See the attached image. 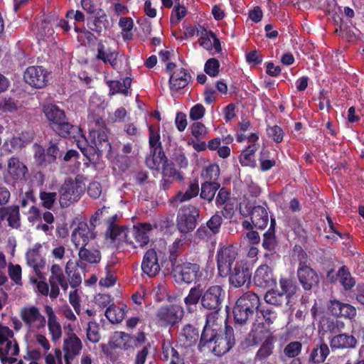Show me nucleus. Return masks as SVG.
Returning a JSON list of instances; mask_svg holds the SVG:
<instances>
[{
	"mask_svg": "<svg viewBox=\"0 0 364 364\" xmlns=\"http://www.w3.org/2000/svg\"><path fill=\"white\" fill-rule=\"evenodd\" d=\"M235 344L232 327L225 325L223 329L221 323L213 316H205V324L200 334L198 348L211 350L215 355L222 356L229 352Z\"/></svg>",
	"mask_w": 364,
	"mask_h": 364,
	"instance_id": "obj_1",
	"label": "nucleus"
},
{
	"mask_svg": "<svg viewBox=\"0 0 364 364\" xmlns=\"http://www.w3.org/2000/svg\"><path fill=\"white\" fill-rule=\"evenodd\" d=\"M50 127L58 136L63 138H71V134L75 131H80L78 127L68 122L64 110L60 109L57 105L49 104L43 107Z\"/></svg>",
	"mask_w": 364,
	"mask_h": 364,
	"instance_id": "obj_2",
	"label": "nucleus"
},
{
	"mask_svg": "<svg viewBox=\"0 0 364 364\" xmlns=\"http://www.w3.org/2000/svg\"><path fill=\"white\" fill-rule=\"evenodd\" d=\"M259 304L260 300L257 294L250 291L244 293L237 299L232 309L235 323H246L257 314Z\"/></svg>",
	"mask_w": 364,
	"mask_h": 364,
	"instance_id": "obj_3",
	"label": "nucleus"
},
{
	"mask_svg": "<svg viewBox=\"0 0 364 364\" xmlns=\"http://www.w3.org/2000/svg\"><path fill=\"white\" fill-rule=\"evenodd\" d=\"M226 296L225 290L220 285L214 284L206 289L201 287V308L207 311L206 316L217 315L221 311Z\"/></svg>",
	"mask_w": 364,
	"mask_h": 364,
	"instance_id": "obj_4",
	"label": "nucleus"
},
{
	"mask_svg": "<svg viewBox=\"0 0 364 364\" xmlns=\"http://www.w3.org/2000/svg\"><path fill=\"white\" fill-rule=\"evenodd\" d=\"M85 190V183L77 178H68L59 189L60 203L62 207H68L77 202Z\"/></svg>",
	"mask_w": 364,
	"mask_h": 364,
	"instance_id": "obj_5",
	"label": "nucleus"
},
{
	"mask_svg": "<svg viewBox=\"0 0 364 364\" xmlns=\"http://www.w3.org/2000/svg\"><path fill=\"white\" fill-rule=\"evenodd\" d=\"M184 316V310L177 304H166L161 306L155 316L156 323L161 327L172 328L178 324Z\"/></svg>",
	"mask_w": 364,
	"mask_h": 364,
	"instance_id": "obj_6",
	"label": "nucleus"
},
{
	"mask_svg": "<svg viewBox=\"0 0 364 364\" xmlns=\"http://www.w3.org/2000/svg\"><path fill=\"white\" fill-rule=\"evenodd\" d=\"M299 256V263L296 271L297 277L303 289L309 291L318 286L319 277L317 272L307 264L306 253L301 250Z\"/></svg>",
	"mask_w": 364,
	"mask_h": 364,
	"instance_id": "obj_7",
	"label": "nucleus"
},
{
	"mask_svg": "<svg viewBox=\"0 0 364 364\" xmlns=\"http://www.w3.org/2000/svg\"><path fill=\"white\" fill-rule=\"evenodd\" d=\"M227 274L230 287L241 288L245 286L249 288L251 282L252 271L247 261L240 260L235 262L232 268Z\"/></svg>",
	"mask_w": 364,
	"mask_h": 364,
	"instance_id": "obj_8",
	"label": "nucleus"
},
{
	"mask_svg": "<svg viewBox=\"0 0 364 364\" xmlns=\"http://www.w3.org/2000/svg\"><path fill=\"white\" fill-rule=\"evenodd\" d=\"M240 213L244 217L250 216L252 223L256 228L264 229L269 222L267 208L262 205H255L250 201H243L240 205Z\"/></svg>",
	"mask_w": 364,
	"mask_h": 364,
	"instance_id": "obj_9",
	"label": "nucleus"
},
{
	"mask_svg": "<svg viewBox=\"0 0 364 364\" xmlns=\"http://www.w3.org/2000/svg\"><path fill=\"white\" fill-rule=\"evenodd\" d=\"M200 211L194 205H183L178 212L176 228L181 233L186 234L193 231L197 224Z\"/></svg>",
	"mask_w": 364,
	"mask_h": 364,
	"instance_id": "obj_10",
	"label": "nucleus"
},
{
	"mask_svg": "<svg viewBox=\"0 0 364 364\" xmlns=\"http://www.w3.org/2000/svg\"><path fill=\"white\" fill-rule=\"evenodd\" d=\"M171 272L178 282L191 284L199 281L202 277L200 267L198 263L185 262L175 266Z\"/></svg>",
	"mask_w": 364,
	"mask_h": 364,
	"instance_id": "obj_11",
	"label": "nucleus"
},
{
	"mask_svg": "<svg viewBox=\"0 0 364 364\" xmlns=\"http://www.w3.org/2000/svg\"><path fill=\"white\" fill-rule=\"evenodd\" d=\"M237 257V248L233 245L223 246L218 250L216 262L220 277H226L227 274L230 273L229 270L238 261Z\"/></svg>",
	"mask_w": 364,
	"mask_h": 364,
	"instance_id": "obj_12",
	"label": "nucleus"
},
{
	"mask_svg": "<svg viewBox=\"0 0 364 364\" xmlns=\"http://www.w3.org/2000/svg\"><path fill=\"white\" fill-rule=\"evenodd\" d=\"M108 133L109 130L103 119L97 117L95 121V127L90 131L89 135L100 153L111 151L112 146L108 139Z\"/></svg>",
	"mask_w": 364,
	"mask_h": 364,
	"instance_id": "obj_13",
	"label": "nucleus"
},
{
	"mask_svg": "<svg viewBox=\"0 0 364 364\" xmlns=\"http://www.w3.org/2000/svg\"><path fill=\"white\" fill-rule=\"evenodd\" d=\"M50 287V298L56 299L60 294V287L64 292L68 289V281L62 267L59 264H54L50 267V275L48 279Z\"/></svg>",
	"mask_w": 364,
	"mask_h": 364,
	"instance_id": "obj_14",
	"label": "nucleus"
},
{
	"mask_svg": "<svg viewBox=\"0 0 364 364\" xmlns=\"http://www.w3.org/2000/svg\"><path fill=\"white\" fill-rule=\"evenodd\" d=\"M49 73L43 66H29L26 68L23 78L32 87L41 89L46 87L48 82Z\"/></svg>",
	"mask_w": 364,
	"mask_h": 364,
	"instance_id": "obj_15",
	"label": "nucleus"
},
{
	"mask_svg": "<svg viewBox=\"0 0 364 364\" xmlns=\"http://www.w3.org/2000/svg\"><path fill=\"white\" fill-rule=\"evenodd\" d=\"M328 343L333 352L352 350L355 348L358 343L353 335L342 332L329 337Z\"/></svg>",
	"mask_w": 364,
	"mask_h": 364,
	"instance_id": "obj_16",
	"label": "nucleus"
},
{
	"mask_svg": "<svg viewBox=\"0 0 364 364\" xmlns=\"http://www.w3.org/2000/svg\"><path fill=\"white\" fill-rule=\"evenodd\" d=\"M28 169L24 163L17 156H11L7 163V178L13 183L23 181L26 179Z\"/></svg>",
	"mask_w": 364,
	"mask_h": 364,
	"instance_id": "obj_17",
	"label": "nucleus"
},
{
	"mask_svg": "<svg viewBox=\"0 0 364 364\" xmlns=\"http://www.w3.org/2000/svg\"><path fill=\"white\" fill-rule=\"evenodd\" d=\"M42 245L41 243H36L33 247L29 249L26 254V259L28 265L33 268L38 279H44L41 270L46 265L45 258L40 254Z\"/></svg>",
	"mask_w": 364,
	"mask_h": 364,
	"instance_id": "obj_18",
	"label": "nucleus"
},
{
	"mask_svg": "<svg viewBox=\"0 0 364 364\" xmlns=\"http://www.w3.org/2000/svg\"><path fill=\"white\" fill-rule=\"evenodd\" d=\"M327 309L328 312L336 318L353 320L357 315V310L353 306L337 299L330 300Z\"/></svg>",
	"mask_w": 364,
	"mask_h": 364,
	"instance_id": "obj_19",
	"label": "nucleus"
},
{
	"mask_svg": "<svg viewBox=\"0 0 364 364\" xmlns=\"http://www.w3.org/2000/svg\"><path fill=\"white\" fill-rule=\"evenodd\" d=\"M267 341H274L272 333L265 326L263 322L254 323L252 330L246 338L249 346H258Z\"/></svg>",
	"mask_w": 364,
	"mask_h": 364,
	"instance_id": "obj_20",
	"label": "nucleus"
},
{
	"mask_svg": "<svg viewBox=\"0 0 364 364\" xmlns=\"http://www.w3.org/2000/svg\"><path fill=\"white\" fill-rule=\"evenodd\" d=\"M276 281L272 269L266 264L259 265L255 272L253 282L258 287L266 289L273 287Z\"/></svg>",
	"mask_w": 364,
	"mask_h": 364,
	"instance_id": "obj_21",
	"label": "nucleus"
},
{
	"mask_svg": "<svg viewBox=\"0 0 364 364\" xmlns=\"http://www.w3.org/2000/svg\"><path fill=\"white\" fill-rule=\"evenodd\" d=\"M141 267L142 272L150 278L156 277L160 272L161 265L154 249H149L145 252Z\"/></svg>",
	"mask_w": 364,
	"mask_h": 364,
	"instance_id": "obj_22",
	"label": "nucleus"
},
{
	"mask_svg": "<svg viewBox=\"0 0 364 364\" xmlns=\"http://www.w3.org/2000/svg\"><path fill=\"white\" fill-rule=\"evenodd\" d=\"M223 223V218L219 211H217L207 221L205 225H202L196 231V235L203 239L205 237H211L219 233Z\"/></svg>",
	"mask_w": 364,
	"mask_h": 364,
	"instance_id": "obj_23",
	"label": "nucleus"
},
{
	"mask_svg": "<svg viewBox=\"0 0 364 364\" xmlns=\"http://www.w3.org/2000/svg\"><path fill=\"white\" fill-rule=\"evenodd\" d=\"M20 316L22 321L28 327L34 326L38 328H41L46 325V318L41 315L36 306H32L23 308Z\"/></svg>",
	"mask_w": 364,
	"mask_h": 364,
	"instance_id": "obj_24",
	"label": "nucleus"
},
{
	"mask_svg": "<svg viewBox=\"0 0 364 364\" xmlns=\"http://www.w3.org/2000/svg\"><path fill=\"white\" fill-rule=\"evenodd\" d=\"M330 346L323 338L315 344L308 357V362L312 364H322L330 354Z\"/></svg>",
	"mask_w": 364,
	"mask_h": 364,
	"instance_id": "obj_25",
	"label": "nucleus"
},
{
	"mask_svg": "<svg viewBox=\"0 0 364 364\" xmlns=\"http://www.w3.org/2000/svg\"><path fill=\"white\" fill-rule=\"evenodd\" d=\"M191 76L187 70L178 69L173 72L169 77V88L171 91L178 92L188 85Z\"/></svg>",
	"mask_w": 364,
	"mask_h": 364,
	"instance_id": "obj_26",
	"label": "nucleus"
},
{
	"mask_svg": "<svg viewBox=\"0 0 364 364\" xmlns=\"http://www.w3.org/2000/svg\"><path fill=\"white\" fill-rule=\"evenodd\" d=\"M162 360L169 364H184L183 358L178 351L173 346L170 340H164L161 344Z\"/></svg>",
	"mask_w": 364,
	"mask_h": 364,
	"instance_id": "obj_27",
	"label": "nucleus"
},
{
	"mask_svg": "<svg viewBox=\"0 0 364 364\" xmlns=\"http://www.w3.org/2000/svg\"><path fill=\"white\" fill-rule=\"evenodd\" d=\"M201 285L198 284L191 287L188 295L183 299L188 313L193 314L196 312L198 304L201 305Z\"/></svg>",
	"mask_w": 364,
	"mask_h": 364,
	"instance_id": "obj_28",
	"label": "nucleus"
},
{
	"mask_svg": "<svg viewBox=\"0 0 364 364\" xmlns=\"http://www.w3.org/2000/svg\"><path fill=\"white\" fill-rule=\"evenodd\" d=\"M199 331L192 324H186L180 333V339L188 347L195 346L200 340Z\"/></svg>",
	"mask_w": 364,
	"mask_h": 364,
	"instance_id": "obj_29",
	"label": "nucleus"
},
{
	"mask_svg": "<svg viewBox=\"0 0 364 364\" xmlns=\"http://www.w3.org/2000/svg\"><path fill=\"white\" fill-rule=\"evenodd\" d=\"M87 26L91 31L99 34L107 30L109 28V23L105 12L100 9L95 16L89 20Z\"/></svg>",
	"mask_w": 364,
	"mask_h": 364,
	"instance_id": "obj_30",
	"label": "nucleus"
},
{
	"mask_svg": "<svg viewBox=\"0 0 364 364\" xmlns=\"http://www.w3.org/2000/svg\"><path fill=\"white\" fill-rule=\"evenodd\" d=\"M90 229L86 223H80L73 232L71 240L76 248L85 247L89 242Z\"/></svg>",
	"mask_w": 364,
	"mask_h": 364,
	"instance_id": "obj_31",
	"label": "nucleus"
},
{
	"mask_svg": "<svg viewBox=\"0 0 364 364\" xmlns=\"http://www.w3.org/2000/svg\"><path fill=\"white\" fill-rule=\"evenodd\" d=\"M132 341L133 337L129 334L122 331H116L114 333L109 344L113 349L120 348L128 350L133 346Z\"/></svg>",
	"mask_w": 364,
	"mask_h": 364,
	"instance_id": "obj_32",
	"label": "nucleus"
},
{
	"mask_svg": "<svg viewBox=\"0 0 364 364\" xmlns=\"http://www.w3.org/2000/svg\"><path fill=\"white\" fill-rule=\"evenodd\" d=\"M4 220L13 229H18L21 225L19 207L16 205L4 207Z\"/></svg>",
	"mask_w": 364,
	"mask_h": 364,
	"instance_id": "obj_33",
	"label": "nucleus"
},
{
	"mask_svg": "<svg viewBox=\"0 0 364 364\" xmlns=\"http://www.w3.org/2000/svg\"><path fill=\"white\" fill-rule=\"evenodd\" d=\"M153 228L151 223H139L134 227V235L139 246L143 247L149 242L150 233Z\"/></svg>",
	"mask_w": 364,
	"mask_h": 364,
	"instance_id": "obj_34",
	"label": "nucleus"
},
{
	"mask_svg": "<svg viewBox=\"0 0 364 364\" xmlns=\"http://www.w3.org/2000/svg\"><path fill=\"white\" fill-rule=\"evenodd\" d=\"M46 312L48 316V326L53 341H58L62 336L60 324L57 321V317L52 307L46 306Z\"/></svg>",
	"mask_w": 364,
	"mask_h": 364,
	"instance_id": "obj_35",
	"label": "nucleus"
},
{
	"mask_svg": "<svg viewBox=\"0 0 364 364\" xmlns=\"http://www.w3.org/2000/svg\"><path fill=\"white\" fill-rule=\"evenodd\" d=\"M258 145L256 144H251L248 145L240 154L239 156V161L242 166H250L255 168L257 166L255 159V152L257 151Z\"/></svg>",
	"mask_w": 364,
	"mask_h": 364,
	"instance_id": "obj_36",
	"label": "nucleus"
},
{
	"mask_svg": "<svg viewBox=\"0 0 364 364\" xmlns=\"http://www.w3.org/2000/svg\"><path fill=\"white\" fill-rule=\"evenodd\" d=\"M132 80L131 77H126L123 79V82L119 80H108L107 85L109 88V95H114L117 94H123L127 95L128 90L130 88Z\"/></svg>",
	"mask_w": 364,
	"mask_h": 364,
	"instance_id": "obj_37",
	"label": "nucleus"
},
{
	"mask_svg": "<svg viewBox=\"0 0 364 364\" xmlns=\"http://www.w3.org/2000/svg\"><path fill=\"white\" fill-rule=\"evenodd\" d=\"M82 348V342L75 333H71L68 338L64 339L63 349L65 353L77 356L80 354Z\"/></svg>",
	"mask_w": 364,
	"mask_h": 364,
	"instance_id": "obj_38",
	"label": "nucleus"
},
{
	"mask_svg": "<svg viewBox=\"0 0 364 364\" xmlns=\"http://www.w3.org/2000/svg\"><path fill=\"white\" fill-rule=\"evenodd\" d=\"M220 188V183L204 181L200 186V197L204 200L210 203L213 200L215 193Z\"/></svg>",
	"mask_w": 364,
	"mask_h": 364,
	"instance_id": "obj_39",
	"label": "nucleus"
},
{
	"mask_svg": "<svg viewBox=\"0 0 364 364\" xmlns=\"http://www.w3.org/2000/svg\"><path fill=\"white\" fill-rule=\"evenodd\" d=\"M200 193L199 184L197 179H194L188 186L185 193L179 191L173 198L174 201L184 202L192 199Z\"/></svg>",
	"mask_w": 364,
	"mask_h": 364,
	"instance_id": "obj_40",
	"label": "nucleus"
},
{
	"mask_svg": "<svg viewBox=\"0 0 364 364\" xmlns=\"http://www.w3.org/2000/svg\"><path fill=\"white\" fill-rule=\"evenodd\" d=\"M167 161L166 156L163 149L160 151L152 150L151 155L146 158V166L151 169L159 170L161 164H164Z\"/></svg>",
	"mask_w": 364,
	"mask_h": 364,
	"instance_id": "obj_41",
	"label": "nucleus"
},
{
	"mask_svg": "<svg viewBox=\"0 0 364 364\" xmlns=\"http://www.w3.org/2000/svg\"><path fill=\"white\" fill-rule=\"evenodd\" d=\"M264 301L271 305L280 306L283 304L288 305L289 300L281 291L269 290L264 295Z\"/></svg>",
	"mask_w": 364,
	"mask_h": 364,
	"instance_id": "obj_42",
	"label": "nucleus"
},
{
	"mask_svg": "<svg viewBox=\"0 0 364 364\" xmlns=\"http://www.w3.org/2000/svg\"><path fill=\"white\" fill-rule=\"evenodd\" d=\"M340 283L346 291L350 290L355 284V280L352 277L347 266L343 265L337 272Z\"/></svg>",
	"mask_w": 364,
	"mask_h": 364,
	"instance_id": "obj_43",
	"label": "nucleus"
},
{
	"mask_svg": "<svg viewBox=\"0 0 364 364\" xmlns=\"http://www.w3.org/2000/svg\"><path fill=\"white\" fill-rule=\"evenodd\" d=\"M303 344L299 341H293L288 343L284 347L282 356L284 358H300L299 356L301 353Z\"/></svg>",
	"mask_w": 364,
	"mask_h": 364,
	"instance_id": "obj_44",
	"label": "nucleus"
},
{
	"mask_svg": "<svg viewBox=\"0 0 364 364\" xmlns=\"http://www.w3.org/2000/svg\"><path fill=\"white\" fill-rule=\"evenodd\" d=\"M149 144L151 151L163 149L161 142L160 128L158 125L151 124L149 127Z\"/></svg>",
	"mask_w": 364,
	"mask_h": 364,
	"instance_id": "obj_45",
	"label": "nucleus"
},
{
	"mask_svg": "<svg viewBox=\"0 0 364 364\" xmlns=\"http://www.w3.org/2000/svg\"><path fill=\"white\" fill-rule=\"evenodd\" d=\"M79 258L90 264H97L101 259V253L96 249H87L85 247H80L78 252Z\"/></svg>",
	"mask_w": 364,
	"mask_h": 364,
	"instance_id": "obj_46",
	"label": "nucleus"
},
{
	"mask_svg": "<svg viewBox=\"0 0 364 364\" xmlns=\"http://www.w3.org/2000/svg\"><path fill=\"white\" fill-rule=\"evenodd\" d=\"M277 245L278 241L276 238L275 233L265 232L263 235L262 247L264 250L271 252V253H265L264 257L268 258L270 256L274 255Z\"/></svg>",
	"mask_w": 364,
	"mask_h": 364,
	"instance_id": "obj_47",
	"label": "nucleus"
},
{
	"mask_svg": "<svg viewBox=\"0 0 364 364\" xmlns=\"http://www.w3.org/2000/svg\"><path fill=\"white\" fill-rule=\"evenodd\" d=\"M220 173V167L217 164H211L202 170L201 178L208 183H218V179Z\"/></svg>",
	"mask_w": 364,
	"mask_h": 364,
	"instance_id": "obj_48",
	"label": "nucleus"
},
{
	"mask_svg": "<svg viewBox=\"0 0 364 364\" xmlns=\"http://www.w3.org/2000/svg\"><path fill=\"white\" fill-rule=\"evenodd\" d=\"M279 286L282 294L290 301L298 289L296 282L291 278L284 277L279 279Z\"/></svg>",
	"mask_w": 364,
	"mask_h": 364,
	"instance_id": "obj_49",
	"label": "nucleus"
},
{
	"mask_svg": "<svg viewBox=\"0 0 364 364\" xmlns=\"http://www.w3.org/2000/svg\"><path fill=\"white\" fill-rule=\"evenodd\" d=\"M105 316L112 323H120L124 317V310L112 304L105 311Z\"/></svg>",
	"mask_w": 364,
	"mask_h": 364,
	"instance_id": "obj_50",
	"label": "nucleus"
},
{
	"mask_svg": "<svg viewBox=\"0 0 364 364\" xmlns=\"http://www.w3.org/2000/svg\"><path fill=\"white\" fill-rule=\"evenodd\" d=\"M161 174L163 177L176 179L178 181H182L184 178L182 173L176 170L175 165L168 161L163 164Z\"/></svg>",
	"mask_w": 364,
	"mask_h": 364,
	"instance_id": "obj_51",
	"label": "nucleus"
},
{
	"mask_svg": "<svg viewBox=\"0 0 364 364\" xmlns=\"http://www.w3.org/2000/svg\"><path fill=\"white\" fill-rule=\"evenodd\" d=\"M183 244L181 240H176L169 247V256L168 259L171 263V269L178 265L177 258L183 251Z\"/></svg>",
	"mask_w": 364,
	"mask_h": 364,
	"instance_id": "obj_52",
	"label": "nucleus"
},
{
	"mask_svg": "<svg viewBox=\"0 0 364 364\" xmlns=\"http://www.w3.org/2000/svg\"><path fill=\"white\" fill-rule=\"evenodd\" d=\"M257 321L259 322L266 323L267 324L272 323L276 318L275 313L269 308L262 306L259 304V307L257 311Z\"/></svg>",
	"mask_w": 364,
	"mask_h": 364,
	"instance_id": "obj_53",
	"label": "nucleus"
},
{
	"mask_svg": "<svg viewBox=\"0 0 364 364\" xmlns=\"http://www.w3.org/2000/svg\"><path fill=\"white\" fill-rule=\"evenodd\" d=\"M270 151L267 149H262L259 152V161L260 162V171L262 172L270 170L276 165V161L274 159H270Z\"/></svg>",
	"mask_w": 364,
	"mask_h": 364,
	"instance_id": "obj_54",
	"label": "nucleus"
},
{
	"mask_svg": "<svg viewBox=\"0 0 364 364\" xmlns=\"http://www.w3.org/2000/svg\"><path fill=\"white\" fill-rule=\"evenodd\" d=\"M116 215L109 218V225L106 232V235L113 241L117 240L118 237L124 232L123 227L119 226L116 224Z\"/></svg>",
	"mask_w": 364,
	"mask_h": 364,
	"instance_id": "obj_55",
	"label": "nucleus"
},
{
	"mask_svg": "<svg viewBox=\"0 0 364 364\" xmlns=\"http://www.w3.org/2000/svg\"><path fill=\"white\" fill-rule=\"evenodd\" d=\"M273 341L263 342L255 355V360H262L267 358L273 353Z\"/></svg>",
	"mask_w": 364,
	"mask_h": 364,
	"instance_id": "obj_56",
	"label": "nucleus"
},
{
	"mask_svg": "<svg viewBox=\"0 0 364 364\" xmlns=\"http://www.w3.org/2000/svg\"><path fill=\"white\" fill-rule=\"evenodd\" d=\"M220 62L215 58H209L205 63L204 71L210 77H215L218 75Z\"/></svg>",
	"mask_w": 364,
	"mask_h": 364,
	"instance_id": "obj_57",
	"label": "nucleus"
},
{
	"mask_svg": "<svg viewBox=\"0 0 364 364\" xmlns=\"http://www.w3.org/2000/svg\"><path fill=\"white\" fill-rule=\"evenodd\" d=\"M266 131L268 137L272 139L275 143L279 144L283 141L284 132L279 126H267Z\"/></svg>",
	"mask_w": 364,
	"mask_h": 364,
	"instance_id": "obj_58",
	"label": "nucleus"
},
{
	"mask_svg": "<svg viewBox=\"0 0 364 364\" xmlns=\"http://www.w3.org/2000/svg\"><path fill=\"white\" fill-rule=\"evenodd\" d=\"M344 328L345 323L342 321L328 318L326 321V331L331 334H338Z\"/></svg>",
	"mask_w": 364,
	"mask_h": 364,
	"instance_id": "obj_59",
	"label": "nucleus"
},
{
	"mask_svg": "<svg viewBox=\"0 0 364 364\" xmlns=\"http://www.w3.org/2000/svg\"><path fill=\"white\" fill-rule=\"evenodd\" d=\"M40 199L42 201V205L47 209H51L56 200L57 193L55 192L41 191L40 193Z\"/></svg>",
	"mask_w": 364,
	"mask_h": 364,
	"instance_id": "obj_60",
	"label": "nucleus"
},
{
	"mask_svg": "<svg viewBox=\"0 0 364 364\" xmlns=\"http://www.w3.org/2000/svg\"><path fill=\"white\" fill-rule=\"evenodd\" d=\"M87 338L91 343H97L100 339L99 326L95 322H89L87 329Z\"/></svg>",
	"mask_w": 364,
	"mask_h": 364,
	"instance_id": "obj_61",
	"label": "nucleus"
},
{
	"mask_svg": "<svg viewBox=\"0 0 364 364\" xmlns=\"http://www.w3.org/2000/svg\"><path fill=\"white\" fill-rule=\"evenodd\" d=\"M34 160L38 166H46L50 164L48 161L47 154L41 146H37L34 152Z\"/></svg>",
	"mask_w": 364,
	"mask_h": 364,
	"instance_id": "obj_62",
	"label": "nucleus"
},
{
	"mask_svg": "<svg viewBox=\"0 0 364 364\" xmlns=\"http://www.w3.org/2000/svg\"><path fill=\"white\" fill-rule=\"evenodd\" d=\"M215 198V205L218 208L230 200V192L225 187L220 188Z\"/></svg>",
	"mask_w": 364,
	"mask_h": 364,
	"instance_id": "obj_63",
	"label": "nucleus"
},
{
	"mask_svg": "<svg viewBox=\"0 0 364 364\" xmlns=\"http://www.w3.org/2000/svg\"><path fill=\"white\" fill-rule=\"evenodd\" d=\"M21 267L19 264H10L9 265V275L10 279L16 284H21Z\"/></svg>",
	"mask_w": 364,
	"mask_h": 364,
	"instance_id": "obj_64",
	"label": "nucleus"
}]
</instances>
